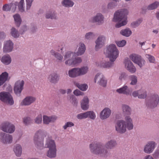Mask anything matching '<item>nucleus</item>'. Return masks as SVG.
<instances>
[{
  "label": "nucleus",
  "instance_id": "51",
  "mask_svg": "<svg viewBox=\"0 0 159 159\" xmlns=\"http://www.w3.org/2000/svg\"><path fill=\"white\" fill-rule=\"evenodd\" d=\"M35 123L39 124L42 122V116L41 115L38 116L34 120Z\"/></svg>",
  "mask_w": 159,
  "mask_h": 159
},
{
  "label": "nucleus",
  "instance_id": "61",
  "mask_svg": "<svg viewBox=\"0 0 159 159\" xmlns=\"http://www.w3.org/2000/svg\"><path fill=\"white\" fill-rule=\"evenodd\" d=\"M72 98L73 102L72 103L74 105L76 106L78 103V101L77 99L74 97H73V96H72Z\"/></svg>",
  "mask_w": 159,
  "mask_h": 159
},
{
  "label": "nucleus",
  "instance_id": "7",
  "mask_svg": "<svg viewBox=\"0 0 159 159\" xmlns=\"http://www.w3.org/2000/svg\"><path fill=\"white\" fill-rule=\"evenodd\" d=\"M130 59L140 67H142L145 64V61L141 56L136 54H132L129 56Z\"/></svg>",
  "mask_w": 159,
  "mask_h": 159
},
{
  "label": "nucleus",
  "instance_id": "17",
  "mask_svg": "<svg viewBox=\"0 0 159 159\" xmlns=\"http://www.w3.org/2000/svg\"><path fill=\"white\" fill-rule=\"evenodd\" d=\"M35 100V97L31 96H28L22 100L20 104L22 106H29L34 102Z\"/></svg>",
  "mask_w": 159,
  "mask_h": 159
},
{
  "label": "nucleus",
  "instance_id": "64",
  "mask_svg": "<svg viewBox=\"0 0 159 159\" xmlns=\"http://www.w3.org/2000/svg\"><path fill=\"white\" fill-rule=\"evenodd\" d=\"M144 159H154V158L150 155H148L145 156Z\"/></svg>",
  "mask_w": 159,
  "mask_h": 159
},
{
  "label": "nucleus",
  "instance_id": "48",
  "mask_svg": "<svg viewBox=\"0 0 159 159\" xmlns=\"http://www.w3.org/2000/svg\"><path fill=\"white\" fill-rule=\"evenodd\" d=\"M24 2V0H21L18 4L19 10L21 12H22L24 11V8L23 7Z\"/></svg>",
  "mask_w": 159,
  "mask_h": 159
},
{
  "label": "nucleus",
  "instance_id": "53",
  "mask_svg": "<svg viewBox=\"0 0 159 159\" xmlns=\"http://www.w3.org/2000/svg\"><path fill=\"white\" fill-rule=\"evenodd\" d=\"M74 125V124L71 122H68L66 123L65 125L63 126V127L64 129H66L67 127H71Z\"/></svg>",
  "mask_w": 159,
  "mask_h": 159
},
{
  "label": "nucleus",
  "instance_id": "40",
  "mask_svg": "<svg viewBox=\"0 0 159 159\" xmlns=\"http://www.w3.org/2000/svg\"><path fill=\"white\" fill-rule=\"evenodd\" d=\"M62 3L66 7H71L74 4V2L70 0H64Z\"/></svg>",
  "mask_w": 159,
  "mask_h": 159
},
{
  "label": "nucleus",
  "instance_id": "46",
  "mask_svg": "<svg viewBox=\"0 0 159 159\" xmlns=\"http://www.w3.org/2000/svg\"><path fill=\"white\" fill-rule=\"evenodd\" d=\"M32 120L30 117H25L23 118V122L25 125H28L31 123Z\"/></svg>",
  "mask_w": 159,
  "mask_h": 159
},
{
  "label": "nucleus",
  "instance_id": "3",
  "mask_svg": "<svg viewBox=\"0 0 159 159\" xmlns=\"http://www.w3.org/2000/svg\"><path fill=\"white\" fill-rule=\"evenodd\" d=\"M128 12L127 9H122L118 10L114 14L113 21L115 22H120L116 25V27L119 28L126 24L127 15Z\"/></svg>",
  "mask_w": 159,
  "mask_h": 159
},
{
  "label": "nucleus",
  "instance_id": "23",
  "mask_svg": "<svg viewBox=\"0 0 159 159\" xmlns=\"http://www.w3.org/2000/svg\"><path fill=\"white\" fill-rule=\"evenodd\" d=\"M111 113V110H102L100 113V118L102 120L106 119L109 117Z\"/></svg>",
  "mask_w": 159,
  "mask_h": 159
},
{
  "label": "nucleus",
  "instance_id": "18",
  "mask_svg": "<svg viewBox=\"0 0 159 159\" xmlns=\"http://www.w3.org/2000/svg\"><path fill=\"white\" fill-rule=\"evenodd\" d=\"M13 43L10 40L6 41L4 43L3 51L5 52H11L13 48Z\"/></svg>",
  "mask_w": 159,
  "mask_h": 159
},
{
  "label": "nucleus",
  "instance_id": "42",
  "mask_svg": "<svg viewBox=\"0 0 159 159\" xmlns=\"http://www.w3.org/2000/svg\"><path fill=\"white\" fill-rule=\"evenodd\" d=\"M129 79L131 82L130 84L132 85H135L137 82V77L134 75H131L129 76Z\"/></svg>",
  "mask_w": 159,
  "mask_h": 159
},
{
  "label": "nucleus",
  "instance_id": "28",
  "mask_svg": "<svg viewBox=\"0 0 159 159\" xmlns=\"http://www.w3.org/2000/svg\"><path fill=\"white\" fill-rule=\"evenodd\" d=\"M16 6L15 4L11 3L10 4H6L3 7V10L5 11H9L11 9H12V11L14 12L16 9Z\"/></svg>",
  "mask_w": 159,
  "mask_h": 159
},
{
  "label": "nucleus",
  "instance_id": "55",
  "mask_svg": "<svg viewBox=\"0 0 159 159\" xmlns=\"http://www.w3.org/2000/svg\"><path fill=\"white\" fill-rule=\"evenodd\" d=\"M94 36V35L93 33L89 32L86 34L85 35V38L87 39H89L92 38Z\"/></svg>",
  "mask_w": 159,
  "mask_h": 159
},
{
  "label": "nucleus",
  "instance_id": "38",
  "mask_svg": "<svg viewBox=\"0 0 159 159\" xmlns=\"http://www.w3.org/2000/svg\"><path fill=\"white\" fill-rule=\"evenodd\" d=\"M79 70V75H83L86 74L88 70V68L87 66H83L80 68H78Z\"/></svg>",
  "mask_w": 159,
  "mask_h": 159
},
{
  "label": "nucleus",
  "instance_id": "63",
  "mask_svg": "<svg viewBox=\"0 0 159 159\" xmlns=\"http://www.w3.org/2000/svg\"><path fill=\"white\" fill-rule=\"evenodd\" d=\"M26 30H27L26 26H24L23 27L22 29H21L20 31V32L21 33V34H23V32L24 31H26Z\"/></svg>",
  "mask_w": 159,
  "mask_h": 159
},
{
  "label": "nucleus",
  "instance_id": "31",
  "mask_svg": "<svg viewBox=\"0 0 159 159\" xmlns=\"http://www.w3.org/2000/svg\"><path fill=\"white\" fill-rule=\"evenodd\" d=\"M48 79L51 83H56L58 80L59 78L57 74L53 73L49 75Z\"/></svg>",
  "mask_w": 159,
  "mask_h": 159
},
{
  "label": "nucleus",
  "instance_id": "21",
  "mask_svg": "<svg viewBox=\"0 0 159 159\" xmlns=\"http://www.w3.org/2000/svg\"><path fill=\"white\" fill-rule=\"evenodd\" d=\"M57 117L55 116L48 117L47 116H43V122L45 124L48 125L50 122H54L57 119Z\"/></svg>",
  "mask_w": 159,
  "mask_h": 159
},
{
  "label": "nucleus",
  "instance_id": "26",
  "mask_svg": "<svg viewBox=\"0 0 159 159\" xmlns=\"http://www.w3.org/2000/svg\"><path fill=\"white\" fill-rule=\"evenodd\" d=\"M89 99L87 97H84L81 102V106L82 109H87L89 108Z\"/></svg>",
  "mask_w": 159,
  "mask_h": 159
},
{
  "label": "nucleus",
  "instance_id": "49",
  "mask_svg": "<svg viewBox=\"0 0 159 159\" xmlns=\"http://www.w3.org/2000/svg\"><path fill=\"white\" fill-rule=\"evenodd\" d=\"M145 56L148 60L151 63H154L155 61V59L154 57L150 55L146 54Z\"/></svg>",
  "mask_w": 159,
  "mask_h": 159
},
{
  "label": "nucleus",
  "instance_id": "22",
  "mask_svg": "<svg viewBox=\"0 0 159 159\" xmlns=\"http://www.w3.org/2000/svg\"><path fill=\"white\" fill-rule=\"evenodd\" d=\"M116 91L119 93L129 95L131 93V91L128 88L127 86H124L122 87L117 89Z\"/></svg>",
  "mask_w": 159,
  "mask_h": 159
},
{
  "label": "nucleus",
  "instance_id": "15",
  "mask_svg": "<svg viewBox=\"0 0 159 159\" xmlns=\"http://www.w3.org/2000/svg\"><path fill=\"white\" fill-rule=\"evenodd\" d=\"M24 82L23 80H18L16 83L14 87V90L15 93L20 94L23 88Z\"/></svg>",
  "mask_w": 159,
  "mask_h": 159
},
{
  "label": "nucleus",
  "instance_id": "52",
  "mask_svg": "<svg viewBox=\"0 0 159 159\" xmlns=\"http://www.w3.org/2000/svg\"><path fill=\"white\" fill-rule=\"evenodd\" d=\"M126 43L125 40H122L120 41L116 42V43L119 47H123L125 46Z\"/></svg>",
  "mask_w": 159,
  "mask_h": 159
},
{
  "label": "nucleus",
  "instance_id": "13",
  "mask_svg": "<svg viewBox=\"0 0 159 159\" xmlns=\"http://www.w3.org/2000/svg\"><path fill=\"white\" fill-rule=\"evenodd\" d=\"M77 117L80 119L89 117L92 120H94L96 118V115L93 111H90L78 114L77 116Z\"/></svg>",
  "mask_w": 159,
  "mask_h": 159
},
{
  "label": "nucleus",
  "instance_id": "60",
  "mask_svg": "<svg viewBox=\"0 0 159 159\" xmlns=\"http://www.w3.org/2000/svg\"><path fill=\"white\" fill-rule=\"evenodd\" d=\"M132 96L134 97H138L139 95V90L137 91H134L132 93Z\"/></svg>",
  "mask_w": 159,
  "mask_h": 159
},
{
  "label": "nucleus",
  "instance_id": "47",
  "mask_svg": "<svg viewBox=\"0 0 159 159\" xmlns=\"http://www.w3.org/2000/svg\"><path fill=\"white\" fill-rule=\"evenodd\" d=\"M46 18L47 19L51 18V19H54L56 18V16L54 13H52V12H49L46 14Z\"/></svg>",
  "mask_w": 159,
  "mask_h": 159
},
{
  "label": "nucleus",
  "instance_id": "50",
  "mask_svg": "<svg viewBox=\"0 0 159 159\" xmlns=\"http://www.w3.org/2000/svg\"><path fill=\"white\" fill-rule=\"evenodd\" d=\"M142 20L141 19H139L136 22H133L131 24V26L133 28H135L138 26L139 24L141 23Z\"/></svg>",
  "mask_w": 159,
  "mask_h": 159
},
{
  "label": "nucleus",
  "instance_id": "43",
  "mask_svg": "<svg viewBox=\"0 0 159 159\" xmlns=\"http://www.w3.org/2000/svg\"><path fill=\"white\" fill-rule=\"evenodd\" d=\"M159 5V2H156L152 4L149 5L147 9L148 10H152L157 8Z\"/></svg>",
  "mask_w": 159,
  "mask_h": 159
},
{
  "label": "nucleus",
  "instance_id": "33",
  "mask_svg": "<svg viewBox=\"0 0 159 159\" xmlns=\"http://www.w3.org/2000/svg\"><path fill=\"white\" fill-rule=\"evenodd\" d=\"M8 76V73L6 72L2 73L0 75V86L2 85L7 80Z\"/></svg>",
  "mask_w": 159,
  "mask_h": 159
},
{
  "label": "nucleus",
  "instance_id": "8",
  "mask_svg": "<svg viewBox=\"0 0 159 159\" xmlns=\"http://www.w3.org/2000/svg\"><path fill=\"white\" fill-rule=\"evenodd\" d=\"M13 140L12 136L9 134L4 132L0 133V141L4 144H9L11 143Z\"/></svg>",
  "mask_w": 159,
  "mask_h": 159
},
{
  "label": "nucleus",
  "instance_id": "2",
  "mask_svg": "<svg viewBox=\"0 0 159 159\" xmlns=\"http://www.w3.org/2000/svg\"><path fill=\"white\" fill-rule=\"evenodd\" d=\"M104 53L110 59L111 62H107L105 60H103L99 64L96 63V65L103 68H109L111 67L114 61L118 57L119 52L116 48L115 45L111 44L109 45L107 48L106 51Z\"/></svg>",
  "mask_w": 159,
  "mask_h": 159
},
{
  "label": "nucleus",
  "instance_id": "30",
  "mask_svg": "<svg viewBox=\"0 0 159 159\" xmlns=\"http://www.w3.org/2000/svg\"><path fill=\"white\" fill-rule=\"evenodd\" d=\"M14 151L17 156H20L22 152V148L20 144H16L14 146Z\"/></svg>",
  "mask_w": 159,
  "mask_h": 159
},
{
  "label": "nucleus",
  "instance_id": "54",
  "mask_svg": "<svg viewBox=\"0 0 159 159\" xmlns=\"http://www.w3.org/2000/svg\"><path fill=\"white\" fill-rule=\"evenodd\" d=\"M127 75V74L124 72L122 73L121 74H120L119 76V79L120 80L122 81L123 80H125L126 79Z\"/></svg>",
  "mask_w": 159,
  "mask_h": 159
},
{
  "label": "nucleus",
  "instance_id": "59",
  "mask_svg": "<svg viewBox=\"0 0 159 159\" xmlns=\"http://www.w3.org/2000/svg\"><path fill=\"white\" fill-rule=\"evenodd\" d=\"M130 110H124L123 111V115L125 117H127L128 116L130 115L131 114Z\"/></svg>",
  "mask_w": 159,
  "mask_h": 159
},
{
  "label": "nucleus",
  "instance_id": "25",
  "mask_svg": "<svg viewBox=\"0 0 159 159\" xmlns=\"http://www.w3.org/2000/svg\"><path fill=\"white\" fill-rule=\"evenodd\" d=\"M79 70L78 68H75L69 70L68 73L69 76L72 78H75L79 76Z\"/></svg>",
  "mask_w": 159,
  "mask_h": 159
},
{
  "label": "nucleus",
  "instance_id": "34",
  "mask_svg": "<svg viewBox=\"0 0 159 159\" xmlns=\"http://www.w3.org/2000/svg\"><path fill=\"white\" fill-rule=\"evenodd\" d=\"M1 61L4 64L7 65L11 63V59L10 56L8 55L4 56L1 59Z\"/></svg>",
  "mask_w": 159,
  "mask_h": 159
},
{
  "label": "nucleus",
  "instance_id": "6",
  "mask_svg": "<svg viewBox=\"0 0 159 159\" xmlns=\"http://www.w3.org/2000/svg\"><path fill=\"white\" fill-rule=\"evenodd\" d=\"M0 100L5 103L12 105L14 103L12 97L9 93L5 92L0 93Z\"/></svg>",
  "mask_w": 159,
  "mask_h": 159
},
{
  "label": "nucleus",
  "instance_id": "19",
  "mask_svg": "<svg viewBox=\"0 0 159 159\" xmlns=\"http://www.w3.org/2000/svg\"><path fill=\"white\" fill-rule=\"evenodd\" d=\"M105 40L106 39L104 36L103 35L99 36L95 42L96 49L97 50L101 48L104 45Z\"/></svg>",
  "mask_w": 159,
  "mask_h": 159
},
{
  "label": "nucleus",
  "instance_id": "14",
  "mask_svg": "<svg viewBox=\"0 0 159 159\" xmlns=\"http://www.w3.org/2000/svg\"><path fill=\"white\" fill-rule=\"evenodd\" d=\"M99 80L98 83L101 86L105 87L107 85V80L104 76L101 73H98L95 76L94 78V82H96V80Z\"/></svg>",
  "mask_w": 159,
  "mask_h": 159
},
{
  "label": "nucleus",
  "instance_id": "11",
  "mask_svg": "<svg viewBox=\"0 0 159 159\" xmlns=\"http://www.w3.org/2000/svg\"><path fill=\"white\" fill-rule=\"evenodd\" d=\"M75 55V53L70 51L66 52L64 56L66 61L65 64L69 66H73V57Z\"/></svg>",
  "mask_w": 159,
  "mask_h": 159
},
{
  "label": "nucleus",
  "instance_id": "10",
  "mask_svg": "<svg viewBox=\"0 0 159 159\" xmlns=\"http://www.w3.org/2000/svg\"><path fill=\"white\" fill-rule=\"evenodd\" d=\"M159 101V96L157 94H154L152 96L151 100L147 103L146 106L150 108H154L157 106Z\"/></svg>",
  "mask_w": 159,
  "mask_h": 159
},
{
  "label": "nucleus",
  "instance_id": "35",
  "mask_svg": "<svg viewBox=\"0 0 159 159\" xmlns=\"http://www.w3.org/2000/svg\"><path fill=\"white\" fill-rule=\"evenodd\" d=\"M74 84L80 89L83 91H86L88 88V85L85 84H80L78 82H75Z\"/></svg>",
  "mask_w": 159,
  "mask_h": 159
},
{
  "label": "nucleus",
  "instance_id": "5",
  "mask_svg": "<svg viewBox=\"0 0 159 159\" xmlns=\"http://www.w3.org/2000/svg\"><path fill=\"white\" fill-rule=\"evenodd\" d=\"M1 129L3 132L9 134H12L15 131L14 125L8 121H6L2 123L0 126Z\"/></svg>",
  "mask_w": 159,
  "mask_h": 159
},
{
  "label": "nucleus",
  "instance_id": "57",
  "mask_svg": "<svg viewBox=\"0 0 159 159\" xmlns=\"http://www.w3.org/2000/svg\"><path fill=\"white\" fill-rule=\"evenodd\" d=\"M153 157L155 159L159 158V149L156 150L152 155Z\"/></svg>",
  "mask_w": 159,
  "mask_h": 159
},
{
  "label": "nucleus",
  "instance_id": "44",
  "mask_svg": "<svg viewBox=\"0 0 159 159\" xmlns=\"http://www.w3.org/2000/svg\"><path fill=\"white\" fill-rule=\"evenodd\" d=\"M51 53L52 55L54 56L55 57L59 60L61 61L63 59L62 56L59 53H56L53 50H51Z\"/></svg>",
  "mask_w": 159,
  "mask_h": 159
},
{
  "label": "nucleus",
  "instance_id": "29",
  "mask_svg": "<svg viewBox=\"0 0 159 159\" xmlns=\"http://www.w3.org/2000/svg\"><path fill=\"white\" fill-rule=\"evenodd\" d=\"M57 149L56 148L49 149L47 152V156L50 158H54L56 157Z\"/></svg>",
  "mask_w": 159,
  "mask_h": 159
},
{
  "label": "nucleus",
  "instance_id": "45",
  "mask_svg": "<svg viewBox=\"0 0 159 159\" xmlns=\"http://www.w3.org/2000/svg\"><path fill=\"white\" fill-rule=\"evenodd\" d=\"M11 34L12 36L14 38H17L19 36L18 31L13 27L11 29Z\"/></svg>",
  "mask_w": 159,
  "mask_h": 159
},
{
  "label": "nucleus",
  "instance_id": "27",
  "mask_svg": "<svg viewBox=\"0 0 159 159\" xmlns=\"http://www.w3.org/2000/svg\"><path fill=\"white\" fill-rule=\"evenodd\" d=\"M86 48L84 44L81 43H79L78 51L76 52L77 56H80L82 55L84 52Z\"/></svg>",
  "mask_w": 159,
  "mask_h": 159
},
{
  "label": "nucleus",
  "instance_id": "24",
  "mask_svg": "<svg viewBox=\"0 0 159 159\" xmlns=\"http://www.w3.org/2000/svg\"><path fill=\"white\" fill-rule=\"evenodd\" d=\"M103 19L104 17L100 13H98L93 18L92 22H96L98 24L100 25L103 22Z\"/></svg>",
  "mask_w": 159,
  "mask_h": 159
},
{
  "label": "nucleus",
  "instance_id": "58",
  "mask_svg": "<svg viewBox=\"0 0 159 159\" xmlns=\"http://www.w3.org/2000/svg\"><path fill=\"white\" fill-rule=\"evenodd\" d=\"M74 94L77 96L80 95H82L84 94V93L81 92L78 89H76L74 91Z\"/></svg>",
  "mask_w": 159,
  "mask_h": 159
},
{
  "label": "nucleus",
  "instance_id": "9",
  "mask_svg": "<svg viewBox=\"0 0 159 159\" xmlns=\"http://www.w3.org/2000/svg\"><path fill=\"white\" fill-rule=\"evenodd\" d=\"M116 130L117 133L123 134L126 131L125 126V121L122 120H119L116 123L115 125Z\"/></svg>",
  "mask_w": 159,
  "mask_h": 159
},
{
  "label": "nucleus",
  "instance_id": "41",
  "mask_svg": "<svg viewBox=\"0 0 159 159\" xmlns=\"http://www.w3.org/2000/svg\"><path fill=\"white\" fill-rule=\"evenodd\" d=\"M82 60L81 57H73V66H77L82 62Z\"/></svg>",
  "mask_w": 159,
  "mask_h": 159
},
{
  "label": "nucleus",
  "instance_id": "12",
  "mask_svg": "<svg viewBox=\"0 0 159 159\" xmlns=\"http://www.w3.org/2000/svg\"><path fill=\"white\" fill-rule=\"evenodd\" d=\"M156 143L155 142L151 141L148 142L144 146L143 151L148 154H150L153 151Z\"/></svg>",
  "mask_w": 159,
  "mask_h": 159
},
{
  "label": "nucleus",
  "instance_id": "20",
  "mask_svg": "<svg viewBox=\"0 0 159 159\" xmlns=\"http://www.w3.org/2000/svg\"><path fill=\"white\" fill-rule=\"evenodd\" d=\"M125 119L126 128H127L128 130L133 129L134 125L132 119L129 116H127L125 117Z\"/></svg>",
  "mask_w": 159,
  "mask_h": 159
},
{
  "label": "nucleus",
  "instance_id": "4",
  "mask_svg": "<svg viewBox=\"0 0 159 159\" xmlns=\"http://www.w3.org/2000/svg\"><path fill=\"white\" fill-rule=\"evenodd\" d=\"M46 135V132L41 129L39 130L35 133L34 140V143L37 148L39 149L43 148V140Z\"/></svg>",
  "mask_w": 159,
  "mask_h": 159
},
{
  "label": "nucleus",
  "instance_id": "37",
  "mask_svg": "<svg viewBox=\"0 0 159 159\" xmlns=\"http://www.w3.org/2000/svg\"><path fill=\"white\" fill-rule=\"evenodd\" d=\"M16 25L19 27L20 25L21 20L20 17L18 14H16L13 16Z\"/></svg>",
  "mask_w": 159,
  "mask_h": 159
},
{
  "label": "nucleus",
  "instance_id": "36",
  "mask_svg": "<svg viewBox=\"0 0 159 159\" xmlns=\"http://www.w3.org/2000/svg\"><path fill=\"white\" fill-rule=\"evenodd\" d=\"M147 96V92L146 90L143 89H141L139 90V95L138 98L140 99H144Z\"/></svg>",
  "mask_w": 159,
  "mask_h": 159
},
{
  "label": "nucleus",
  "instance_id": "32",
  "mask_svg": "<svg viewBox=\"0 0 159 159\" xmlns=\"http://www.w3.org/2000/svg\"><path fill=\"white\" fill-rule=\"evenodd\" d=\"M46 147L49 149L56 148V145L54 140L48 139L47 140L45 144Z\"/></svg>",
  "mask_w": 159,
  "mask_h": 159
},
{
  "label": "nucleus",
  "instance_id": "1",
  "mask_svg": "<svg viewBox=\"0 0 159 159\" xmlns=\"http://www.w3.org/2000/svg\"><path fill=\"white\" fill-rule=\"evenodd\" d=\"M117 145V143L114 139H111L106 143L105 147L99 143H93L89 145V148L91 152L94 154L100 155L103 157H107L110 153L108 149H112Z\"/></svg>",
  "mask_w": 159,
  "mask_h": 159
},
{
  "label": "nucleus",
  "instance_id": "56",
  "mask_svg": "<svg viewBox=\"0 0 159 159\" xmlns=\"http://www.w3.org/2000/svg\"><path fill=\"white\" fill-rule=\"evenodd\" d=\"M34 0H26V8L27 10L30 9L32 4V3Z\"/></svg>",
  "mask_w": 159,
  "mask_h": 159
},
{
  "label": "nucleus",
  "instance_id": "39",
  "mask_svg": "<svg viewBox=\"0 0 159 159\" xmlns=\"http://www.w3.org/2000/svg\"><path fill=\"white\" fill-rule=\"evenodd\" d=\"M120 33L124 36L129 37L132 34V32L129 29H125L121 30L120 32Z\"/></svg>",
  "mask_w": 159,
  "mask_h": 159
},
{
  "label": "nucleus",
  "instance_id": "16",
  "mask_svg": "<svg viewBox=\"0 0 159 159\" xmlns=\"http://www.w3.org/2000/svg\"><path fill=\"white\" fill-rule=\"evenodd\" d=\"M124 63L125 68L129 71L132 73H134L136 71V69L134 66L132 62L128 58L125 59Z\"/></svg>",
  "mask_w": 159,
  "mask_h": 159
},
{
  "label": "nucleus",
  "instance_id": "62",
  "mask_svg": "<svg viewBox=\"0 0 159 159\" xmlns=\"http://www.w3.org/2000/svg\"><path fill=\"white\" fill-rule=\"evenodd\" d=\"M122 107L123 109H130V107L128 106L125 104L122 105Z\"/></svg>",
  "mask_w": 159,
  "mask_h": 159
}]
</instances>
